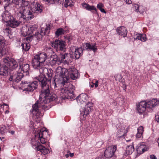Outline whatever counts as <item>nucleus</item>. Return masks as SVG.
I'll use <instances>...</instances> for the list:
<instances>
[{
    "label": "nucleus",
    "mask_w": 159,
    "mask_h": 159,
    "mask_svg": "<svg viewBox=\"0 0 159 159\" xmlns=\"http://www.w3.org/2000/svg\"><path fill=\"white\" fill-rule=\"evenodd\" d=\"M3 32L5 33H7L8 34V37L9 38H11L12 37L10 35V32L11 31L10 30V29L8 28H6L4 29L3 30Z\"/></svg>",
    "instance_id": "37"
},
{
    "label": "nucleus",
    "mask_w": 159,
    "mask_h": 159,
    "mask_svg": "<svg viewBox=\"0 0 159 159\" xmlns=\"http://www.w3.org/2000/svg\"><path fill=\"white\" fill-rule=\"evenodd\" d=\"M135 40H140L142 41H145L147 40L145 34H136V37L134 38Z\"/></svg>",
    "instance_id": "30"
},
{
    "label": "nucleus",
    "mask_w": 159,
    "mask_h": 159,
    "mask_svg": "<svg viewBox=\"0 0 159 159\" xmlns=\"http://www.w3.org/2000/svg\"><path fill=\"white\" fill-rule=\"evenodd\" d=\"M56 75L59 76L62 81L64 86L67 83L69 78L75 80L78 78L79 73L78 70L73 67H69L68 69L62 68L61 66L57 67L56 70Z\"/></svg>",
    "instance_id": "2"
},
{
    "label": "nucleus",
    "mask_w": 159,
    "mask_h": 159,
    "mask_svg": "<svg viewBox=\"0 0 159 159\" xmlns=\"http://www.w3.org/2000/svg\"><path fill=\"white\" fill-rule=\"evenodd\" d=\"M100 10L102 12L104 13H106V12L105 11L104 9L102 8Z\"/></svg>",
    "instance_id": "50"
},
{
    "label": "nucleus",
    "mask_w": 159,
    "mask_h": 159,
    "mask_svg": "<svg viewBox=\"0 0 159 159\" xmlns=\"http://www.w3.org/2000/svg\"><path fill=\"white\" fill-rule=\"evenodd\" d=\"M59 56L60 58L61 63L65 64L69 63L72 61L73 56L70 54L65 53L64 54H61Z\"/></svg>",
    "instance_id": "18"
},
{
    "label": "nucleus",
    "mask_w": 159,
    "mask_h": 159,
    "mask_svg": "<svg viewBox=\"0 0 159 159\" xmlns=\"http://www.w3.org/2000/svg\"><path fill=\"white\" fill-rule=\"evenodd\" d=\"M14 133H15V132H14V131H11V133L12 134H14Z\"/></svg>",
    "instance_id": "51"
},
{
    "label": "nucleus",
    "mask_w": 159,
    "mask_h": 159,
    "mask_svg": "<svg viewBox=\"0 0 159 159\" xmlns=\"http://www.w3.org/2000/svg\"><path fill=\"white\" fill-rule=\"evenodd\" d=\"M98 81L96 80L95 82V83L94 84L95 87L96 88H97L98 86Z\"/></svg>",
    "instance_id": "48"
},
{
    "label": "nucleus",
    "mask_w": 159,
    "mask_h": 159,
    "mask_svg": "<svg viewBox=\"0 0 159 159\" xmlns=\"http://www.w3.org/2000/svg\"><path fill=\"white\" fill-rule=\"evenodd\" d=\"M24 61V60L23 58H20L18 62L19 63L20 66L24 64H23Z\"/></svg>",
    "instance_id": "41"
},
{
    "label": "nucleus",
    "mask_w": 159,
    "mask_h": 159,
    "mask_svg": "<svg viewBox=\"0 0 159 159\" xmlns=\"http://www.w3.org/2000/svg\"><path fill=\"white\" fill-rule=\"evenodd\" d=\"M93 107V104L92 102H88L85 106V107L82 110V111H81V110H80V114L81 115H83V116H87L89 114Z\"/></svg>",
    "instance_id": "22"
},
{
    "label": "nucleus",
    "mask_w": 159,
    "mask_h": 159,
    "mask_svg": "<svg viewBox=\"0 0 159 159\" xmlns=\"http://www.w3.org/2000/svg\"><path fill=\"white\" fill-rule=\"evenodd\" d=\"M116 31L119 35L123 37H126L127 34V31L125 27L123 26L117 28L116 29Z\"/></svg>",
    "instance_id": "25"
},
{
    "label": "nucleus",
    "mask_w": 159,
    "mask_h": 159,
    "mask_svg": "<svg viewBox=\"0 0 159 159\" xmlns=\"http://www.w3.org/2000/svg\"><path fill=\"white\" fill-rule=\"evenodd\" d=\"M66 33V31L64 30L62 28H60L57 29L55 32V34L56 36L58 37L59 36L63 34Z\"/></svg>",
    "instance_id": "34"
},
{
    "label": "nucleus",
    "mask_w": 159,
    "mask_h": 159,
    "mask_svg": "<svg viewBox=\"0 0 159 159\" xmlns=\"http://www.w3.org/2000/svg\"><path fill=\"white\" fill-rule=\"evenodd\" d=\"M31 143L33 148L41 152L45 155L49 152V150L45 146L41 145L35 139H31Z\"/></svg>",
    "instance_id": "9"
},
{
    "label": "nucleus",
    "mask_w": 159,
    "mask_h": 159,
    "mask_svg": "<svg viewBox=\"0 0 159 159\" xmlns=\"http://www.w3.org/2000/svg\"><path fill=\"white\" fill-rule=\"evenodd\" d=\"M47 58V54L43 52L35 55L32 62V66L34 68H38L43 65V63Z\"/></svg>",
    "instance_id": "7"
},
{
    "label": "nucleus",
    "mask_w": 159,
    "mask_h": 159,
    "mask_svg": "<svg viewBox=\"0 0 159 159\" xmlns=\"http://www.w3.org/2000/svg\"><path fill=\"white\" fill-rule=\"evenodd\" d=\"M126 2V3L128 4H131L132 3V1L130 0H127Z\"/></svg>",
    "instance_id": "49"
},
{
    "label": "nucleus",
    "mask_w": 159,
    "mask_h": 159,
    "mask_svg": "<svg viewBox=\"0 0 159 159\" xmlns=\"http://www.w3.org/2000/svg\"><path fill=\"white\" fill-rule=\"evenodd\" d=\"M3 105H5V106H8L7 104H6L5 103H3Z\"/></svg>",
    "instance_id": "57"
},
{
    "label": "nucleus",
    "mask_w": 159,
    "mask_h": 159,
    "mask_svg": "<svg viewBox=\"0 0 159 159\" xmlns=\"http://www.w3.org/2000/svg\"><path fill=\"white\" fill-rule=\"evenodd\" d=\"M29 28V33H30V34H31L33 33V31L35 30L36 28L34 26H32L30 27H28Z\"/></svg>",
    "instance_id": "38"
},
{
    "label": "nucleus",
    "mask_w": 159,
    "mask_h": 159,
    "mask_svg": "<svg viewBox=\"0 0 159 159\" xmlns=\"http://www.w3.org/2000/svg\"><path fill=\"white\" fill-rule=\"evenodd\" d=\"M123 85H124L125 87V89H126V86L125 85V84H123Z\"/></svg>",
    "instance_id": "58"
},
{
    "label": "nucleus",
    "mask_w": 159,
    "mask_h": 159,
    "mask_svg": "<svg viewBox=\"0 0 159 159\" xmlns=\"http://www.w3.org/2000/svg\"><path fill=\"white\" fill-rule=\"evenodd\" d=\"M134 7V9L135 10V11L136 12H138L139 11V9L140 7L138 4H135Z\"/></svg>",
    "instance_id": "40"
},
{
    "label": "nucleus",
    "mask_w": 159,
    "mask_h": 159,
    "mask_svg": "<svg viewBox=\"0 0 159 159\" xmlns=\"http://www.w3.org/2000/svg\"><path fill=\"white\" fill-rule=\"evenodd\" d=\"M74 154L73 153H72V154L71 153L70 155V156L72 157L73 156Z\"/></svg>",
    "instance_id": "56"
},
{
    "label": "nucleus",
    "mask_w": 159,
    "mask_h": 159,
    "mask_svg": "<svg viewBox=\"0 0 159 159\" xmlns=\"http://www.w3.org/2000/svg\"><path fill=\"white\" fill-rule=\"evenodd\" d=\"M158 139H159V138H158Z\"/></svg>",
    "instance_id": "62"
},
{
    "label": "nucleus",
    "mask_w": 159,
    "mask_h": 159,
    "mask_svg": "<svg viewBox=\"0 0 159 159\" xmlns=\"http://www.w3.org/2000/svg\"><path fill=\"white\" fill-rule=\"evenodd\" d=\"M127 132V130H125L124 127H123L118 130L117 134L119 137H121L124 136Z\"/></svg>",
    "instance_id": "32"
},
{
    "label": "nucleus",
    "mask_w": 159,
    "mask_h": 159,
    "mask_svg": "<svg viewBox=\"0 0 159 159\" xmlns=\"http://www.w3.org/2000/svg\"><path fill=\"white\" fill-rule=\"evenodd\" d=\"M3 62L6 66L8 69L14 70L18 67V64L16 60L13 58L6 57L3 59Z\"/></svg>",
    "instance_id": "10"
},
{
    "label": "nucleus",
    "mask_w": 159,
    "mask_h": 159,
    "mask_svg": "<svg viewBox=\"0 0 159 159\" xmlns=\"http://www.w3.org/2000/svg\"><path fill=\"white\" fill-rule=\"evenodd\" d=\"M43 99L39 97V100L37 101L36 103L32 106L33 111L37 112V113H39V111L41 107L43 109H45L46 107L45 104L43 103Z\"/></svg>",
    "instance_id": "15"
},
{
    "label": "nucleus",
    "mask_w": 159,
    "mask_h": 159,
    "mask_svg": "<svg viewBox=\"0 0 159 159\" xmlns=\"http://www.w3.org/2000/svg\"><path fill=\"white\" fill-rule=\"evenodd\" d=\"M37 81H34L28 83L27 82L22 83L21 86L24 90L28 92H32L36 89L38 86Z\"/></svg>",
    "instance_id": "11"
},
{
    "label": "nucleus",
    "mask_w": 159,
    "mask_h": 159,
    "mask_svg": "<svg viewBox=\"0 0 159 159\" xmlns=\"http://www.w3.org/2000/svg\"><path fill=\"white\" fill-rule=\"evenodd\" d=\"M61 63L60 59V58L59 56L58 57L57 55H53L51 57V59L50 61V64L52 66H53L56 65H59Z\"/></svg>",
    "instance_id": "23"
},
{
    "label": "nucleus",
    "mask_w": 159,
    "mask_h": 159,
    "mask_svg": "<svg viewBox=\"0 0 159 159\" xmlns=\"http://www.w3.org/2000/svg\"><path fill=\"white\" fill-rule=\"evenodd\" d=\"M117 149L116 145H112L108 147L105 150L104 156L107 158H110L114 155Z\"/></svg>",
    "instance_id": "14"
},
{
    "label": "nucleus",
    "mask_w": 159,
    "mask_h": 159,
    "mask_svg": "<svg viewBox=\"0 0 159 159\" xmlns=\"http://www.w3.org/2000/svg\"><path fill=\"white\" fill-rule=\"evenodd\" d=\"M23 76L22 73L18 72L17 73H13L11 75L9 80L10 81H15L18 83L20 81Z\"/></svg>",
    "instance_id": "19"
},
{
    "label": "nucleus",
    "mask_w": 159,
    "mask_h": 159,
    "mask_svg": "<svg viewBox=\"0 0 159 159\" xmlns=\"http://www.w3.org/2000/svg\"><path fill=\"white\" fill-rule=\"evenodd\" d=\"M7 48L0 46V58L6 54Z\"/></svg>",
    "instance_id": "36"
},
{
    "label": "nucleus",
    "mask_w": 159,
    "mask_h": 159,
    "mask_svg": "<svg viewBox=\"0 0 159 159\" xmlns=\"http://www.w3.org/2000/svg\"><path fill=\"white\" fill-rule=\"evenodd\" d=\"M138 133H141V134H143V128L142 126H140L139 127L138 129Z\"/></svg>",
    "instance_id": "39"
},
{
    "label": "nucleus",
    "mask_w": 159,
    "mask_h": 159,
    "mask_svg": "<svg viewBox=\"0 0 159 159\" xmlns=\"http://www.w3.org/2000/svg\"><path fill=\"white\" fill-rule=\"evenodd\" d=\"M92 84H90V86L92 88H93V83Z\"/></svg>",
    "instance_id": "53"
},
{
    "label": "nucleus",
    "mask_w": 159,
    "mask_h": 159,
    "mask_svg": "<svg viewBox=\"0 0 159 159\" xmlns=\"http://www.w3.org/2000/svg\"><path fill=\"white\" fill-rule=\"evenodd\" d=\"M103 7V5L102 3H99L97 5V7L98 9L99 10L102 8Z\"/></svg>",
    "instance_id": "43"
},
{
    "label": "nucleus",
    "mask_w": 159,
    "mask_h": 159,
    "mask_svg": "<svg viewBox=\"0 0 159 159\" xmlns=\"http://www.w3.org/2000/svg\"><path fill=\"white\" fill-rule=\"evenodd\" d=\"M17 17L18 18H19L20 20V21H18L17 20H16V19H14L13 17H12V19L8 23V24L10 26L13 28H15L17 26H18L20 24V23L22 21V20H31L30 19H23L22 18H19L18 16V10H17Z\"/></svg>",
    "instance_id": "20"
},
{
    "label": "nucleus",
    "mask_w": 159,
    "mask_h": 159,
    "mask_svg": "<svg viewBox=\"0 0 159 159\" xmlns=\"http://www.w3.org/2000/svg\"><path fill=\"white\" fill-rule=\"evenodd\" d=\"M89 97L87 94L82 93L80 94L77 98V101L78 103L83 104L84 102H86Z\"/></svg>",
    "instance_id": "24"
},
{
    "label": "nucleus",
    "mask_w": 159,
    "mask_h": 159,
    "mask_svg": "<svg viewBox=\"0 0 159 159\" xmlns=\"http://www.w3.org/2000/svg\"><path fill=\"white\" fill-rule=\"evenodd\" d=\"M124 1H125V2H126L127 1V0H124Z\"/></svg>",
    "instance_id": "60"
},
{
    "label": "nucleus",
    "mask_w": 159,
    "mask_h": 159,
    "mask_svg": "<svg viewBox=\"0 0 159 159\" xmlns=\"http://www.w3.org/2000/svg\"><path fill=\"white\" fill-rule=\"evenodd\" d=\"M32 38V37L30 36L24 39L23 43L21 45L23 50L25 51H27L29 50L30 48V45L29 43L30 41V39Z\"/></svg>",
    "instance_id": "21"
},
{
    "label": "nucleus",
    "mask_w": 159,
    "mask_h": 159,
    "mask_svg": "<svg viewBox=\"0 0 159 159\" xmlns=\"http://www.w3.org/2000/svg\"><path fill=\"white\" fill-rule=\"evenodd\" d=\"M122 77L120 75H118L116 76V80H118L120 82H121L122 81Z\"/></svg>",
    "instance_id": "42"
},
{
    "label": "nucleus",
    "mask_w": 159,
    "mask_h": 159,
    "mask_svg": "<svg viewBox=\"0 0 159 159\" xmlns=\"http://www.w3.org/2000/svg\"><path fill=\"white\" fill-rule=\"evenodd\" d=\"M129 140H127V141H129Z\"/></svg>",
    "instance_id": "61"
},
{
    "label": "nucleus",
    "mask_w": 159,
    "mask_h": 159,
    "mask_svg": "<svg viewBox=\"0 0 159 159\" xmlns=\"http://www.w3.org/2000/svg\"><path fill=\"white\" fill-rule=\"evenodd\" d=\"M42 82V87L41 90V93L40 95V98L43 99L42 103L46 104L51 101H56L57 96L55 94L51 95V88L55 89L57 87L56 81L57 79H54L52 84H48L46 81V79L44 78L40 79Z\"/></svg>",
    "instance_id": "1"
},
{
    "label": "nucleus",
    "mask_w": 159,
    "mask_h": 159,
    "mask_svg": "<svg viewBox=\"0 0 159 159\" xmlns=\"http://www.w3.org/2000/svg\"><path fill=\"white\" fill-rule=\"evenodd\" d=\"M158 140L159 141V142H158V146H159V139H158Z\"/></svg>",
    "instance_id": "59"
},
{
    "label": "nucleus",
    "mask_w": 159,
    "mask_h": 159,
    "mask_svg": "<svg viewBox=\"0 0 159 159\" xmlns=\"http://www.w3.org/2000/svg\"><path fill=\"white\" fill-rule=\"evenodd\" d=\"M20 68L23 72L28 73L30 70V66L28 64H24L20 66Z\"/></svg>",
    "instance_id": "29"
},
{
    "label": "nucleus",
    "mask_w": 159,
    "mask_h": 159,
    "mask_svg": "<svg viewBox=\"0 0 159 159\" xmlns=\"http://www.w3.org/2000/svg\"><path fill=\"white\" fill-rule=\"evenodd\" d=\"M95 159H101V157H97Z\"/></svg>",
    "instance_id": "54"
},
{
    "label": "nucleus",
    "mask_w": 159,
    "mask_h": 159,
    "mask_svg": "<svg viewBox=\"0 0 159 159\" xmlns=\"http://www.w3.org/2000/svg\"><path fill=\"white\" fill-rule=\"evenodd\" d=\"M47 134L46 131H38L35 134V138L39 140L41 143L44 144L46 143V135Z\"/></svg>",
    "instance_id": "17"
},
{
    "label": "nucleus",
    "mask_w": 159,
    "mask_h": 159,
    "mask_svg": "<svg viewBox=\"0 0 159 159\" xmlns=\"http://www.w3.org/2000/svg\"><path fill=\"white\" fill-rule=\"evenodd\" d=\"M51 45L57 52L61 51L65 52L66 49L65 41L61 40L56 39L52 41Z\"/></svg>",
    "instance_id": "8"
},
{
    "label": "nucleus",
    "mask_w": 159,
    "mask_h": 159,
    "mask_svg": "<svg viewBox=\"0 0 159 159\" xmlns=\"http://www.w3.org/2000/svg\"><path fill=\"white\" fill-rule=\"evenodd\" d=\"M155 120L157 122H159V113L156 115Z\"/></svg>",
    "instance_id": "45"
},
{
    "label": "nucleus",
    "mask_w": 159,
    "mask_h": 159,
    "mask_svg": "<svg viewBox=\"0 0 159 159\" xmlns=\"http://www.w3.org/2000/svg\"><path fill=\"white\" fill-rule=\"evenodd\" d=\"M6 40L4 37L0 35V46L1 47L7 48L5 44Z\"/></svg>",
    "instance_id": "35"
},
{
    "label": "nucleus",
    "mask_w": 159,
    "mask_h": 159,
    "mask_svg": "<svg viewBox=\"0 0 159 159\" xmlns=\"http://www.w3.org/2000/svg\"><path fill=\"white\" fill-rule=\"evenodd\" d=\"M30 8L33 13H40L42 12L43 7L38 2H33L31 4Z\"/></svg>",
    "instance_id": "16"
},
{
    "label": "nucleus",
    "mask_w": 159,
    "mask_h": 159,
    "mask_svg": "<svg viewBox=\"0 0 159 159\" xmlns=\"http://www.w3.org/2000/svg\"><path fill=\"white\" fill-rule=\"evenodd\" d=\"M150 159H157L156 157L154 155H151L150 156Z\"/></svg>",
    "instance_id": "47"
},
{
    "label": "nucleus",
    "mask_w": 159,
    "mask_h": 159,
    "mask_svg": "<svg viewBox=\"0 0 159 159\" xmlns=\"http://www.w3.org/2000/svg\"><path fill=\"white\" fill-rule=\"evenodd\" d=\"M8 69L6 66L4 64L3 61L2 63L0 64V75H6L7 73V70Z\"/></svg>",
    "instance_id": "26"
},
{
    "label": "nucleus",
    "mask_w": 159,
    "mask_h": 159,
    "mask_svg": "<svg viewBox=\"0 0 159 159\" xmlns=\"http://www.w3.org/2000/svg\"><path fill=\"white\" fill-rule=\"evenodd\" d=\"M61 82L62 85H63V88H61V92L60 93L61 96L63 99H73L75 97V95L73 93V91L74 89L73 88L74 87L70 83L69 84V88L66 87L68 83H66V85L64 86L62 84V81Z\"/></svg>",
    "instance_id": "6"
},
{
    "label": "nucleus",
    "mask_w": 159,
    "mask_h": 159,
    "mask_svg": "<svg viewBox=\"0 0 159 159\" xmlns=\"http://www.w3.org/2000/svg\"><path fill=\"white\" fill-rule=\"evenodd\" d=\"M69 154H66V155H65V156L67 158L68 157H69Z\"/></svg>",
    "instance_id": "55"
},
{
    "label": "nucleus",
    "mask_w": 159,
    "mask_h": 159,
    "mask_svg": "<svg viewBox=\"0 0 159 159\" xmlns=\"http://www.w3.org/2000/svg\"><path fill=\"white\" fill-rule=\"evenodd\" d=\"M148 148L146 146L142 144H140L138 148L137 149V151L140 154L143 153L144 152L147 151Z\"/></svg>",
    "instance_id": "27"
},
{
    "label": "nucleus",
    "mask_w": 159,
    "mask_h": 159,
    "mask_svg": "<svg viewBox=\"0 0 159 159\" xmlns=\"http://www.w3.org/2000/svg\"><path fill=\"white\" fill-rule=\"evenodd\" d=\"M50 30V25H45V27H41L40 33L38 32L35 33L34 34V37L37 39L40 40L43 35H48L49 34Z\"/></svg>",
    "instance_id": "12"
},
{
    "label": "nucleus",
    "mask_w": 159,
    "mask_h": 159,
    "mask_svg": "<svg viewBox=\"0 0 159 159\" xmlns=\"http://www.w3.org/2000/svg\"><path fill=\"white\" fill-rule=\"evenodd\" d=\"M159 104V101L157 99H153L146 102L142 101L136 105V108L138 113L141 114L144 113L146 109L153 110V108Z\"/></svg>",
    "instance_id": "3"
},
{
    "label": "nucleus",
    "mask_w": 159,
    "mask_h": 159,
    "mask_svg": "<svg viewBox=\"0 0 159 159\" xmlns=\"http://www.w3.org/2000/svg\"><path fill=\"white\" fill-rule=\"evenodd\" d=\"M142 134H141V133H137L136 134V136L138 138H141L142 137Z\"/></svg>",
    "instance_id": "46"
},
{
    "label": "nucleus",
    "mask_w": 159,
    "mask_h": 159,
    "mask_svg": "<svg viewBox=\"0 0 159 159\" xmlns=\"http://www.w3.org/2000/svg\"><path fill=\"white\" fill-rule=\"evenodd\" d=\"M144 11V9L143 8V7L142 6H140L139 9V11L140 13H142Z\"/></svg>",
    "instance_id": "44"
},
{
    "label": "nucleus",
    "mask_w": 159,
    "mask_h": 159,
    "mask_svg": "<svg viewBox=\"0 0 159 159\" xmlns=\"http://www.w3.org/2000/svg\"><path fill=\"white\" fill-rule=\"evenodd\" d=\"M83 48H75L74 55L76 59H78L83 54V50L88 51H92L95 52L97 50L96 43L90 44L89 43H86L83 44Z\"/></svg>",
    "instance_id": "5"
},
{
    "label": "nucleus",
    "mask_w": 159,
    "mask_h": 159,
    "mask_svg": "<svg viewBox=\"0 0 159 159\" xmlns=\"http://www.w3.org/2000/svg\"><path fill=\"white\" fill-rule=\"evenodd\" d=\"M134 150V148L133 145L128 146L126 148L125 152L127 155L131 154Z\"/></svg>",
    "instance_id": "33"
},
{
    "label": "nucleus",
    "mask_w": 159,
    "mask_h": 159,
    "mask_svg": "<svg viewBox=\"0 0 159 159\" xmlns=\"http://www.w3.org/2000/svg\"><path fill=\"white\" fill-rule=\"evenodd\" d=\"M29 27L27 26L24 27L22 28V30L21 31V34L24 36H27L30 34L29 33Z\"/></svg>",
    "instance_id": "31"
},
{
    "label": "nucleus",
    "mask_w": 159,
    "mask_h": 159,
    "mask_svg": "<svg viewBox=\"0 0 159 159\" xmlns=\"http://www.w3.org/2000/svg\"><path fill=\"white\" fill-rule=\"evenodd\" d=\"M4 8L5 11L2 14L1 16L3 21L6 23H8L12 19V17H13L11 16L10 13L8 12L10 9L9 4H6L4 5Z\"/></svg>",
    "instance_id": "13"
},
{
    "label": "nucleus",
    "mask_w": 159,
    "mask_h": 159,
    "mask_svg": "<svg viewBox=\"0 0 159 159\" xmlns=\"http://www.w3.org/2000/svg\"><path fill=\"white\" fill-rule=\"evenodd\" d=\"M43 65L41 66L38 68H34L35 69H39L40 73L42 74V75H40L36 77V79L39 82V84L41 87H42V82L40 80V79H43L45 78L46 79V83L48 84H51V81L52 76L53 74V71L52 69H49L43 67Z\"/></svg>",
    "instance_id": "4"
},
{
    "label": "nucleus",
    "mask_w": 159,
    "mask_h": 159,
    "mask_svg": "<svg viewBox=\"0 0 159 159\" xmlns=\"http://www.w3.org/2000/svg\"><path fill=\"white\" fill-rule=\"evenodd\" d=\"M82 5L84 9L88 11L94 10L97 11L96 8L93 6H90L88 4L86 3H82Z\"/></svg>",
    "instance_id": "28"
},
{
    "label": "nucleus",
    "mask_w": 159,
    "mask_h": 159,
    "mask_svg": "<svg viewBox=\"0 0 159 159\" xmlns=\"http://www.w3.org/2000/svg\"><path fill=\"white\" fill-rule=\"evenodd\" d=\"M9 111L8 110H7L5 111V113L6 114H7L9 113Z\"/></svg>",
    "instance_id": "52"
}]
</instances>
